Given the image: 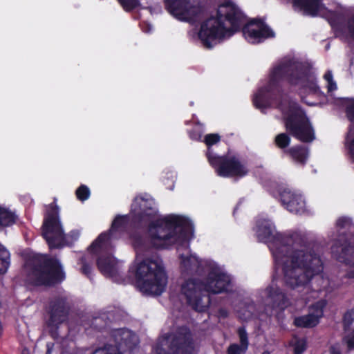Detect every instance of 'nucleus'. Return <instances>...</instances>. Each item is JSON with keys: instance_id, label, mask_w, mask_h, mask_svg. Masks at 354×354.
Masks as SVG:
<instances>
[{"instance_id": "obj_44", "label": "nucleus", "mask_w": 354, "mask_h": 354, "mask_svg": "<svg viewBox=\"0 0 354 354\" xmlns=\"http://www.w3.org/2000/svg\"><path fill=\"white\" fill-rule=\"evenodd\" d=\"M22 354H28V352H27V351H24V352L22 353Z\"/></svg>"}, {"instance_id": "obj_41", "label": "nucleus", "mask_w": 354, "mask_h": 354, "mask_svg": "<svg viewBox=\"0 0 354 354\" xmlns=\"http://www.w3.org/2000/svg\"><path fill=\"white\" fill-rule=\"evenodd\" d=\"M347 277L351 279L354 278V270H351L347 273Z\"/></svg>"}, {"instance_id": "obj_8", "label": "nucleus", "mask_w": 354, "mask_h": 354, "mask_svg": "<svg viewBox=\"0 0 354 354\" xmlns=\"http://www.w3.org/2000/svg\"><path fill=\"white\" fill-rule=\"evenodd\" d=\"M26 267L29 270L27 280L35 286H53L65 278L60 262L55 258L39 254Z\"/></svg>"}, {"instance_id": "obj_22", "label": "nucleus", "mask_w": 354, "mask_h": 354, "mask_svg": "<svg viewBox=\"0 0 354 354\" xmlns=\"http://www.w3.org/2000/svg\"><path fill=\"white\" fill-rule=\"evenodd\" d=\"M15 218L13 212L4 207L0 206V225L9 226L15 223Z\"/></svg>"}, {"instance_id": "obj_16", "label": "nucleus", "mask_w": 354, "mask_h": 354, "mask_svg": "<svg viewBox=\"0 0 354 354\" xmlns=\"http://www.w3.org/2000/svg\"><path fill=\"white\" fill-rule=\"evenodd\" d=\"M261 297L266 305H270L273 308L284 309L290 304L288 299L286 298L283 293L279 290L273 281L261 292Z\"/></svg>"}, {"instance_id": "obj_11", "label": "nucleus", "mask_w": 354, "mask_h": 354, "mask_svg": "<svg viewBox=\"0 0 354 354\" xmlns=\"http://www.w3.org/2000/svg\"><path fill=\"white\" fill-rule=\"evenodd\" d=\"M181 226L183 227L182 231H179V229L175 230L174 228L171 230V234L175 239V241L162 246V248L167 247L172 244H178L179 245L178 248L179 252H180L181 248H185L186 250V252L185 254L180 253V270L183 274L198 272L200 268H203L205 264L207 266V271L209 272V263L214 265L216 264L213 262H205L202 260H199L195 254H189V252L187 250L190 239L189 234L191 230L189 221L187 220V223ZM156 248H160L161 247Z\"/></svg>"}, {"instance_id": "obj_9", "label": "nucleus", "mask_w": 354, "mask_h": 354, "mask_svg": "<svg viewBox=\"0 0 354 354\" xmlns=\"http://www.w3.org/2000/svg\"><path fill=\"white\" fill-rule=\"evenodd\" d=\"M220 136L218 134H207L205 137V142L208 146L207 158L216 171L218 176L222 177L237 176L243 177L248 173L246 166L235 156L228 153L225 156H218L213 153L210 146L218 142Z\"/></svg>"}, {"instance_id": "obj_19", "label": "nucleus", "mask_w": 354, "mask_h": 354, "mask_svg": "<svg viewBox=\"0 0 354 354\" xmlns=\"http://www.w3.org/2000/svg\"><path fill=\"white\" fill-rule=\"evenodd\" d=\"M238 334L240 339V345L231 344L227 349V354H244L248 348V335L243 328H239Z\"/></svg>"}, {"instance_id": "obj_5", "label": "nucleus", "mask_w": 354, "mask_h": 354, "mask_svg": "<svg viewBox=\"0 0 354 354\" xmlns=\"http://www.w3.org/2000/svg\"><path fill=\"white\" fill-rule=\"evenodd\" d=\"M209 273L205 284L193 278L185 279L180 286V295L196 310L202 312L210 304L209 297L203 292L218 294L227 290L230 283V277L218 265L209 263Z\"/></svg>"}, {"instance_id": "obj_26", "label": "nucleus", "mask_w": 354, "mask_h": 354, "mask_svg": "<svg viewBox=\"0 0 354 354\" xmlns=\"http://www.w3.org/2000/svg\"><path fill=\"white\" fill-rule=\"evenodd\" d=\"M292 344L295 354H301L306 350V343L304 339L295 338L292 340Z\"/></svg>"}, {"instance_id": "obj_10", "label": "nucleus", "mask_w": 354, "mask_h": 354, "mask_svg": "<svg viewBox=\"0 0 354 354\" xmlns=\"http://www.w3.org/2000/svg\"><path fill=\"white\" fill-rule=\"evenodd\" d=\"M154 352L156 354H195L197 346L189 329L181 327L160 337L154 348Z\"/></svg>"}, {"instance_id": "obj_17", "label": "nucleus", "mask_w": 354, "mask_h": 354, "mask_svg": "<svg viewBox=\"0 0 354 354\" xmlns=\"http://www.w3.org/2000/svg\"><path fill=\"white\" fill-rule=\"evenodd\" d=\"M281 200L283 205L290 212L302 214L305 212V201L300 194L285 189L281 193Z\"/></svg>"}, {"instance_id": "obj_21", "label": "nucleus", "mask_w": 354, "mask_h": 354, "mask_svg": "<svg viewBox=\"0 0 354 354\" xmlns=\"http://www.w3.org/2000/svg\"><path fill=\"white\" fill-rule=\"evenodd\" d=\"M297 162L304 164L308 158L307 149L302 147H294L286 151Z\"/></svg>"}, {"instance_id": "obj_3", "label": "nucleus", "mask_w": 354, "mask_h": 354, "mask_svg": "<svg viewBox=\"0 0 354 354\" xmlns=\"http://www.w3.org/2000/svg\"><path fill=\"white\" fill-rule=\"evenodd\" d=\"M255 231L259 240L268 243L276 264L281 266L286 285L301 292L305 305L310 281L324 271L319 254L297 232L290 236L277 233L270 220L259 219Z\"/></svg>"}, {"instance_id": "obj_25", "label": "nucleus", "mask_w": 354, "mask_h": 354, "mask_svg": "<svg viewBox=\"0 0 354 354\" xmlns=\"http://www.w3.org/2000/svg\"><path fill=\"white\" fill-rule=\"evenodd\" d=\"M93 354H122L116 346L106 345L103 348L96 349Z\"/></svg>"}, {"instance_id": "obj_4", "label": "nucleus", "mask_w": 354, "mask_h": 354, "mask_svg": "<svg viewBox=\"0 0 354 354\" xmlns=\"http://www.w3.org/2000/svg\"><path fill=\"white\" fill-rule=\"evenodd\" d=\"M244 21L239 8L231 1H227L218 6L216 16L201 24L198 32L192 31L189 35L193 39L200 40L204 47L211 48L239 31Z\"/></svg>"}, {"instance_id": "obj_34", "label": "nucleus", "mask_w": 354, "mask_h": 354, "mask_svg": "<svg viewBox=\"0 0 354 354\" xmlns=\"http://www.w3.org/2000/svg\"><path fill=\"white\" fill-rule=\"evenodd\" d=\"M354 318V310L347 312L344 317V322L346 326H348L352 323V319Z\"/></svg>"}, {"instance_id": "obj_37", "label": "nucleus", "mask_w": 354, "mask_h": 354, "mask_svg": "<svg viewBox=\"0 0 354 354\" xmlns=\"http://www.w3.org/2000/svg\"><path fill=\"white\" fill-rule=\"evenodd\" d=\"M147 9L151 15L158 14L161 12V7L158 5H156L154 7H149Z\"/></svg>"}, {"instance_id": "obj_7", "label": "nucleus", "mask_w": 354, "mask_h": 354, "mask_svg": "<svg viewBox=\"0 0 354 354\" xmlns=\"http://www.w3.org/2000/svg\"><path fill=\"white\" fill-rule=\"evenodd\" d=\"M127 220V216H117L113 221L109 232L100 234L90 247L92 252L99 254L97 266L100 272L106 277H113L119 272V263L110 255L109 252L113 247L111 241L115 237V232L123 227Z\"/></svg>"}, {"instance_id": "obj_18", "label": "nucleus", "mask_w": 354, "mask_h": 354, "mask_svg": "<svg viewBox=\"0 0 354 354\" xmlns=\"http://www.w3.org/2000/svg\"><path fill=\"white\" fill-rule=\"evenodd\" d=\"M112 336L121 349L124 347L131 349L139 342L138 337L135 333L124 328L115 330Z\"/></svg>"}, {"instance_id": "obj_24", "label": "nucleus", "mask_w": 354, "mask_h": 354, "mask_svg": "<svg viewBox=\"0 0 354 354\" xmlns=\"http://www.w3.org/2000/svg\"><path fill=\"white\" fill-rule=\"evenodd\" d=\"M290 142V137L284 133H279L275 138V143L277 146L281 149H283L288 146Z\"/></svg>"}, {"instance_id": "obj_14", "label": "nucleus", "mask_w": 354, "mask_h": 354, "mask_svg": "<svg viewBox=\"0 0 354 354\" xmlns=\"http://www.w3.org/2000/svg\"><path fill=\"white\" fill-rule=\"evenodd\" d=\"M245 39L251 44H259L269 37L274 36V32L263 21L253 20L243 28Z\"/></svg>"}, {"instance_id": "obj_27", "label": "nucleus", "mask_w": 354, "mask_h": 354, "mask_svg": "<svg viewBox=\"0 0 354 354\" xmlns=\"http://www.w3.org/2000/svg\"><path fill=\"white\" fill-rule=\"evenodd\" d=\"M347 147L351 159L354 161V130L351 128L347 136Z\"/></svg>"}, {"instance_id": "obj_45", "label": "nucleus", "mask_w": 354, "mask_h": 354, "mask_svg": "<svg viewBox=\"0 0 354 354\" xmlns=\"http://www.w3.org/2000/svg\"><path fill=\"white\" fill-rule=\"evenodd\" d=\"M262 354H269L268 352H263Z\"/></svg>"}, {"instance_id": "obj_2", "label": "nucleus", "mask_w": 354, "mask_h": 354, "mask_svg": "<svg viewBox=\"0 0 354 354\" xmlns=\"http://www.w3.org/2000/svg\"><path fill=\"white\" fill-rule=\"evenodd\" d=\"M284 80L309 93L322 94L310 68L295 58L286 57L273 67L268 84L255 94L254 104L262 109L274 103L283 114L287 131L300 141L311 142L315 133L308 119L295 102L281 94V85Z\"/></svg>"}, {"instance_id": "obj_30", "label": "nucleus", "mask_w": 354, "mask_h": 354, "mask_svg": "<svg viewBox=\"0 0 354 354\" xmlns=\"http://www.w3.org/2000/svg\"><path fill=\"white\" fill-rule=\"evenodd\" d=\"M254 307L252 306H248L247 308H243L241 310H237L238 316L243 320L249 319L252 315V311Z\"/></svg>"}, {"instance_id": "obj_15", "label": "nucleus", "mask_w": 354, "mask_h": 354, "mask_svg": "<svg viewBox=\"0 0 354 354\" xmlns=\"http://www.w3.org/2000/svg\"><path fill=\"white\" fill-rule=\"evenodd\" d=\"M326 301L321 299L313 304L306 315L295 318L294 324L298 327L312 328L318 324L319 319L323 316L324 308L326 306Z\"/></svg>"}, {"instance_id": "obj_31", "label": "nucleus", "mask_w": 354, "mask_h": 354, "mask_svg": "<svg viewBox=\"0 0 354 354\" xmlns=\"http://www.w3.org/2000/svg\"><path fill=\"white\" fill-rule=\"evenodd\" d=\"M324 79L327 82L328 92H332L337 89V84L333 80V74L330 71L326 73L324 75Z\"/></svg>"}, {"instance_id": "obj_23", "label": "nucleus", "mask_w": 354, "mask_h": 354, "mask_svg": "<svg viewBox=\"0 0 354 354\" xmlns=\"http://www.w3.org/2000/svg\"><path fill=\"white\" fill-rule=\"evenodd\" d=\"M10 266V253L7 249L0 244V274L7 272Z\"/></svg>"}, {"instance_id": "obj_13", "label": "nucleus", "mask_w": 354, "mask_h": 354, "mask_svg": "<svg viewBox=\"0 0 354 354\" xmlns=\"http://www.w3.org/2000/svg\"><path fill=\"white\" fill-rule=\"evenodd\" d=\"M167 10L177 19L194 23L202 15V8L197 0H166Z\"/></svg>"}, {"instance_id": "obj_6", "label": "nucleus", "mask_w": 354, "mask_h": 354, "mask_svg": "<svg viewBox=\"0 0 354 354\" xmlns=\"http://www.w3.org/2000/svg\"><path fill=\"white\" fill-rule=\"evenodd\" d=\"M322 0H293L295 10L304 15L325 17L331 24L338 37L345 39H354V12L344 25L339 22L346 13V9L337 3H333L328 7L322 3Z\"/></svg>"}, {"instance_id": "obj_36", "label": "nucleus", "mask_w": 354, "mask_h": 354, "mask_svg": "<svg viewBox=\"0 0 354 354\" xmlns=\"http://www.w3.org/2000/svg\"><path fill=\"white\" fill-rule=\"evenodd\" d=\"M82 272L86 275H88L91 271V266L86 264L84 259H82Z\"/></svg>"}, {"instance_id": "obj_38", "label": "nucleus", "mask_w": 354, "mask_h": 354, "mask_svg": "<svg viewBox=\"0 0 354 354\" xmlns=\"http://www.w3.org/2000/svg\"><path fill=\"white\" fill-rule=\"evenodd\" d=\"M350 249L348 248H343L342 249V256L339 257V258L344 259L345 261H348V258H346V256L348 254ZM351 254H353L354 252V248H351Z\"/></svg>"}, {"instance_id": "obj_40", "label": "nucleus", "mask_w": 354, "mask_h": 354, "mask_svg": "<svg viewBox=\"0 0 354 354\" xmlns=\"http://www.w3.org/2000/svg\"><path fill=\"white\" fill-rule=\"evenodd\" d=\"M142 29L143 30L144 32L148 33V32H150L152 30L153 27L149 24L144 23L142 25Z\"/></svg>"}, {"instance_id": "obj_32", "label": "nucleus", "mask_w": 354, "mask_h": 354, "mask_svg": "<svg viewBox=\"0 0 354 354\" xmlns=\"http://www.w3.org/2000/svg\"><path fill=\"white\" fill-rule=\"evenodd\" d=\"M346 115L349 120L354 122V99L348 100L346 106Z\"/></svg>"}, {"instance_id": "obj_1", "label": "nucleus", "mask_w": 354, "mask_h": 354, "mask_svg": "<svg viewBox=\"0 0 354 354\" xmlns=\"http://www.w3.org/2000/svg\"><path fill=\"white\" fill-rule=\"evenodd\" d=\"M154 202L151 198L136 197L131 205V217L134 223L149 221L147 239L144 243L137 240L134 243L137 256L131 267L135 273L136 286L139 290L149 295H160L165 289L167 277L162 259L157 257L142 258V248L162 247L175 241L171 230L179 229L182 231L187 219L183 216L170 214L160 218L153 207Z\"/></svg>"}, {"instance_id": "obj_12", "label": "nucleus", "mask_w": 354, "mask_h": 354, "mask_svg": "<svg viewBox=\"0 0 354 354\" xmlns=\"http://www.w3.org/2000/svg\"><path fill=\"white\" fill-rule=\"evenodd\" d=\"M42 234L50 248L65 244L66 235L59 216V207L53 203L46 206L42 226Z\"/></svg>"}, {"instance_id": "obj_35", "label": "nucleus", "mask_w": 354, "mask_h": 354, "mask_svg": "<svg viewBox=\"0 0 354 354\" xmlns=\"http://www.w3.org/2000/svg\"><path fill=\"white\" fill-rule=\"evenodd\" d=\"M350 223H351V221L348 218L342 217V218H339L337 221V225L340 227H347L348 225H349Z\"/></svg>"}, {"instance_id": "obj_39", "label": "nucleus", "mask_w": 354, "mask_h": 354, "mask_svg": "<svg viewBox=\"0 0 354 354\" xmlns=\"http://www.w3.org/2000/svg\"><path fill=\"white\" fill-rule=\"evenodd\" d=\"M329 353L330 354H341L339 346L338 344L332 346L330 348Z\"/></svg>"}, {"instance_id": "obj_33", "label": "nucleus", "mask_w": 354, "mask_h": 354, "mask_svg": "<svg viewBox=\"0 0 354 354\" xmlns=\"http://www.w3.org/2000/svg\"><path fill=\"white\" fill-rule=\"evenodd\" d=\"M344 342L348 349L351 350L354 348V329L344 337Z\"/></svg>"}, {"instance_id": "obj_29", "label": "nucleus", "mask_w": 354, "mask_h": 354, "mask_svg": "<svg viewBox=\"0 0 354 354\" xmlns=\"http://www.w3.org/2000/svg\"><path fill=\"white\" fill-rule=\"evenodd\" d=\"M76 195L79 200L84 201L89 197V189L85 185H82L77 189Z\"/></svg>"}, {"instance_id": "obj_20", "label": "nucleus", "mask_w": 354, "mask_h": 354, "mask_svg": "<svg viewBox=\"0 0 354 354\" xmlns=\"http://www.w3.org/2000/svg\"><path fill=\"white\" fill-rule=\"evenodd\" d=\"M66 317V310L63 301H58L52 306L50 311V324L57 325L64 322Z\"/></svg>"}, {"instance_id": "obj_28", "label": "nucleus", "mask_w": 354, "mask_h": 354, "mask_svg": "<svg viewBox=\"0 0 354 354\" xmlns=\"http://www.w3.org/2000/svg\"><path fill=\"white\" fill-rule=\"evenodd\" d=\"M123 9L130 11L139 5V0H118Z\"/></svg>"}, {"instance_id": "obj_42", "label": "nucleus", "mask_w": 354, "mask_h": 354, "mask_svg": "<svg viewBox=\"0 0 354 354\" xmlns=\"http://www.w3.org/2000/svg\"><path fill=\"white\" fill-rule=\"evenodd\" d=\"M71 235L73 236L75 239H77L79 236L80 233L78 232L73 231L71 232Z\"/></svg>"}, {"instance_id": "obj_43", "label": "nucleus", "mask_w": 354, "mask_h": 354, "mask_svg": "<svg viewBox=\"0 0 354 354\" xmlns=\"http://www.w3.org/2000/svg\"><path fill=\"white\" fill-rule=\"evenodd\" d=\"M176 178V176L174 173L171 172L169 173V176H168V178H171L172 181H174V179Z\"/></svg>"}]
</instances>
